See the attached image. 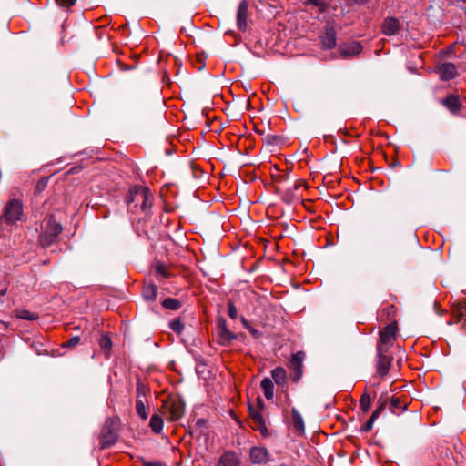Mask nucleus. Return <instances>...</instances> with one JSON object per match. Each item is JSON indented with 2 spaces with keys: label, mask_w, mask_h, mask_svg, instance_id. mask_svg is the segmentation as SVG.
<instances>
[{
  "label": "nucleus",
  "mask_w": 466,
  "mask_h": 466,
  "mask_svg": "<svg viewBox=\"0 0 466 466\" xmlns=\"http://www.w3.org/2000/svg\"><path fill=\"white\" fill-rule=\"evenodd\" d=\"M125 201L130 211L137 213L140 210L145 213V216H147L153 196L147 187L137 186L129 190Z\"/></svg>",
  "instance_id": "f257e3e1"
},
{
  "label": "nucleus",
  "mask_w": 466,
  "mask_h": 466,
  "mask_svg": "<svg viewBox=\"0 0 466 466\" xmlns=\"http://www.w3.org/2000/svg\"><path fill=\"white\" fill-rule=\"evenodd\" d=\"M61 224L55 221L52 218L46 220L43 226V232L39 237V242L43 247H47L56 241L57 237L62 232Z\"/></svg>",
  "instance_id": "f03ea898"
},
{
  "label": "nucleus",
  "mask_w": 466,
  "mask_h": 466,
  "mask_svg": "<svg viewBox=\"0 0 466 466\" xmlns=\"http://www.w3.org/2000/svg\"><path fill=\"white\" fill-rule=\"evenodd\" d=\"M24 217L23 205L18 199H10L4 208L2 219L4 222L13 225Z\"/></svg>",
  "instance_id": "7ed1b4c3"
},
{
  "label": "nucleus",
  "mask_w": 466,
  "mask_h": 466,
  "mask_svg": "<svg viewBox=\"0 0 466 466\" xmlns=\"http://www.w3.org/2000/svg\"><path fill=\"white\" fill-rule=\"evenodd\" d=\"M117 432L115 429V422L112 419H107L101 430L99 436V445L101 449H106L115 445L117 441Z\"/></svg>",
  "instance_id": "20e7f679"
},
{
  "label": "nucleus",
  "mask_w": 466,
  "mask_h": 466,
  "mask_svg": "<svg viewBox=\"0 0 466 466\" xmlns=\"http://www.w3.org/2000/svg\"><path fill=\"white\" fill-rule=\"evenodd\" d=\"M387 351L388 347H383V345H377V371L381 377H384L388 374L392 362V357L387 355Z\"/></svg>",
  "instance_id": "39448f33"
},
{
  "label": "nucleus",
  "mask_w": 466,
  "mask_h": 466,
  "mask_svg": "<svg viewBox=\"0 0 466 466\" xmlns=\"http://www.w3.org/2000/svg\"><path fill=\"white\" fill-rule=\"evenodd\" d=\"M163 408L168 412L170 420H178L185 413V404L178 399H170L164 401Z\"/></svg>",
  "instance_id": "423d86ee"
},
{
  "label": "nucleus",
  "mask_w": 466,
  "mask_h": 466,
  "mask_svg": "<svg viewBox=\"0 0 466 466\" xmlns=\"http://www.w3.org/2000/svg\"><path fill=\"white\" fill-rule=\"evenodd\" d=\"M397 324L395 322L387 325L381 331H380V340L378 345L388 347V350L392 345L396 339Z\"/></svg>",
  "instance_id": "0eeeda50"
},
{
  "label": "nucleus",
  "mask_w": 466,
  "mask_h": 466,
  "mask_svg": "<svg viewBox=\"0 0 466 466\" xmlns=\"http://www.w3.org/2000/svg\"><path fill=\"white\" fill-rule=\"evenodd\" d=\"M250 461L253 464H266L270 461V453L263 446L252 447L249 451Z\"/></svg>",
  "instance_id": "6e6552de"
},
{
  "label": "nucleus",
  "mask_w": 466,
  "mask_h": 466,
  "mask_svg": "<svg viewBox=\"0 0 466 466\" xmlns=\"http://www.w3.org/2000/svg\"><path fill=\"white\" fill-rule=\"evenodd\" d=\"M248 2L242 0L237 11V26L238 30L245 32L248 29Z\"/></svg>",
  "instance_id": "1a4fd4ad"
},
{
  "label": "nucleus",
  "mask_w": 466,
  "mask_h": 466,
  "mask_svg": "<svg viewBox=\"0 0 466 466\" xmlns=\"http://www.w3.org/2000/svg\"><path fill=\"white\" fill-rule=\"evenodd\" d=\"M321 43L325 49H332L336 46V31L330 22H328L325 25V32L321 36Z\"/></svg>",
  "instance_id": "9d476101"
},
{
  "label": "nucleus",
  "mask_w": 466,
  "mask_h": 466,
  "mask_svg": "<svg viewBox=\"0 0 466 466\" xmlns=\"http://www.w3.org/2000/svg\"><path fill=\"white\" fill-rule=\"evenodd\" d=\"M436 72L443 81L453 79L457 75V68L452 63H441L436 66Z\"/></svg>",
  "instance_id": "9b49d317"
},
{
  "label": "nucleus",
  "mask_w": 466,
  "mask_h": 466,
  "mask_svg": "<svg viewBox=\"0 0 466 466\" xmlns=\"http://www.w3.org/2000/svg\"><path fill=\"white\" fill-rule=\"evenodd\" d=\"M451 312L457 322L461 324V328L466 329V299L454 302L451 306Z\"/></svg>",
  "instance_id": "f8f14e48"
},
{
  "label": "nucleus",
  "mask_w": 466,
  "mask_h": 466,
  "mask_svg": "<svg viewBox=\"0 0 466 466\" xmlns=\"http://www.w3.org/2000/svg\"><path fill=\"white\" fill-rule=\"evenodd\" d=\"M400 24L398 19L394 17H388L384 19L381 26V31L386 35H395L400 32Z\"/></svg>",
  "instance_id": "ddd939ff"
},
{
  "label": "nucleus",
  "mask_w": 466,
  "mask_h": 466,
  "mask_svg": "<svg viewBox=\"0 0 466 466\" xmlns=\"http://www.w3.org/2000/svg\"><path fill=\"white\" fill-rule=\"evenodd\" d=\"M441 103L453 114L458 113L461 108L460 96L458 95H449L442 100Z\"/></svg>",
  "instance_id": "4468645a"
},
{
  "label": "nucleus",
  "mask_w": 466,
  "mask_h": 466,
  "mask_svg": "<svg viewBox=\"0 0 466 466\" xmlns=\"http://www.w3.org/2000/svg\"><path fill=\"white\" fill-rule=\"evenodd\" d=\"M152 221L150 218H144L143 220L138 221V229L142 230L143 234L148 238V239H154L157 238V229L155 228L153 226L151 227V229H148V225H151Z\"/></svg>",
  "instance_id": "2eb2a0df"
},
{
  "label": "nucleus",
  "mask_w": 466,
  "mask_h": 466,
  "mask_svg": "<svg viewBox=\"0 0 466 466\" xmlns=\"http://www.w3.org/2000/svg\"><path fill=\"white\" fill-rule=\"evenodd\" d=\"M291 420L296 432L299 435L302 434L305 431L304 420L301 414L295 408H292L291 410Z\"/></svg>",
  "instance_id": "dca6fc26"
},
{
  "label": "nucleus",
  "mask_w": 466,
  "mask_h": 466,
  "mask_svg": "<svg viewBox=\"0 0 466 466\" xmlns=\"http://www.w3.org/2000/svg\"><path fill=\"white\" fill-rule=\"evenodd\" d=\"M218 466H239V461L234 452H225L218 461Z\"/></svg>",
  "instance_id": "f3484780"
},
{
  "label": "nucleus",
  "mask_w": 466,
  "mask_h": 466,
  "mask_svg": "<svg viewBox=\"0 0 466 466\" xmlns=\"http://www.w3.org/2000/svg\"><path fill=\"white\" fill-rule=\"evenodd\" d=\"M264 396L268 400L273 399L274 396V384L269 378H264L260 383Z\"/></svg>",
  "instance_id": "a211bd4d"
},
{
  "label": "nucleus",
  "mask_w": 466,
  "mask_h": 466,
  "mask_svg": "<svg viewBox=\"0 0 466 466\" xmlns=\"http://www.w3.org/2000/svg\"><path fill=\"white\" fill-rule=\"evenodd\" d=\"M149 426L152 431L159 434L163 431L164 421L160 415L153 414L150 418Z\"/></svg>",
  "instance_id": "6ab92c4d"
},
{
  "label": "nucleus",
  "mask_w": 466,
  "mask_h": 466,
  "mask_svg": "<svg viewBox=\"0 0 466 466\" xmlns=\"http://www.w3.org/2000/svg\"><path fill=\"white\" fill-rule=\"evenodd\" d=\"M271 376H272V379L274 380V381L278 385L285 384L287 373H286V370L284 368H282V367L275 368L271 371Z\"/></svg>",
  "instance_id": "aec40b11"
},
{
  "label": "nucleus",
  "mask_w": 466,
  "mask_h": 466,
  "mask_svg": "<svg viewBox=\"0 0 466 466\" xmlns=\"http://www.w3.org/2000/svg\"><path fill=\"white\" fill-rule=\"evenodd\" d=\"M361 50H362V46L358 42H354L351 45H350L349 46H345L342 49V52L346 56H354V55L360 54L361 52Z\"/></svg>",
  "instance_id": "412c9836"
},
{
  "label": "nucleus",
  "mask_w": 466,
  "mask_h": 466,
  "mask_svg": "<svg viewBox=\"0 0 466 466\" xmlns=\"http://www.w3.org/2000/svg\"><path fill=\"white\" fill-rule=\"evenodd\" d=\"M168 265L169 264H157L155 270L157 279H167L172 276V274L168 271Z\"/></svg>",
  "instance_id": "4be33fe9"
},
{
  "label": "nucleus",
  "mask_w": 466,
  "mask_h": 466,
  "mask_svg": "<svg viewBox=\"0 0 466 466\" xmlns=\"http://www.w3.org/2000/svg\"><path fill=\"white\" fill-rule=\"evenodd\" d=\"M145 400L139 399L136 400V410L137 415L143 420H146L147 419V412L145 404Z\"/></svg>",
  "instance_id": "5701e85b"
},
{
  "label": "nucleus",
  "mask_w": 466,
  "mask_h": 466,
  "mask_svg": "<svg viewBox=\"0 0 466 466\" xmlns=\"http://www.w3.org/2000/svg\"><path fill=\"white\" fill-rule=\"evenodd\" d=\"M162 306L167 309L177 310L181 307V302L177 299L167 298L163 300Z\"/></svg>",
  "instance_id": "b1692460"
},
{
  "label": "nucleus",
  "mask_w": 466,
  "mask_h": 466,
  "mask_svg": "<svg viewBox=\"0 0 466 466\" xmlns=\"http://www.w3.org/2000/svg\"><path fill=\"white\" fill-rule=\"evenodd\" d=\"M305 353L303 351H298L292 354L290 359V368L302 367Z\"/></svg>",
  "instance_id": "393cba45"
},
{
  "label": "nucleus",
  "mask_w": 466,
  "mask_h": 466,
  "mask_svg": "<svg viewBox=\"0 0 466 466\" xmlns=\"http://www.w3.org/2000/svg\"><path fill=\"white\" fill-rule=\"evenodd\" d=\"M304 5H314L318 7L319 13H324L329 7V5L325 2V0H307L304 2Z\"/></svg>",
  "instance_id": "a878e982"
},
{
  "label": "nucleus",
  "mask_w": 466,
  "mask_h": 466,
  "mask_svg": "<svg viewBox=\"0 0 466 466\" xmlns=\"http://www.w3.org/2000/svg\"><path fill=\"white\" fill-rule=\"evenodd\" d=\"M157 295V289L155 285H149L143 290V296L147 300H155Z\"/></svg>",
  "instance_id": "bb28decb"
},
{
  "label": "nucleus",
  "mask_w": 466,
  "mask_h": 466,
  "mask_svg": "<svg viewBox=\"0 0 466 466\" xmlns=\"http://www.w3.org/2000/svg\"><path fill=\"white\" fill-rule=\"evenodd\" d=\"M360 405L363 412H368L371 405V397L364 392L360 400Z\"/></svg>",
  "instance_id": "cd10ccee"
},
{
  "label": "nucleus",
  "mask_w": 466,
  "mask_h": 466,
  "mask_svg": "<svg viewBox=\"0 0 466 466\" xmlns=\"http://www.w3.org/2000/svg\"><path fill=\"white\" fill-rule=\"evenodd\" d=\"M136 390H137V400L143 399L146 400V396L148 392V389L140 380H138L137 382Z\"/></svg>",
  "instance_id": "c85d7f7f"
},
{
  "label": "nucleus",
  "mask_w": 466,
  "mask_h": 466,
  "mask_svg": "<svg viewBox=\"0 0 466 466\" xmlns=\"http://www.w3.org/2000/svg\"><path fill=\"white\" fill-rule=\"evenodd\" d=\"M249 417L251 418L254 426L264 421L260 411L249 407Z\"/></svg>",
  "instance_id": "c756f323"
},
{
  "label": "nucleus",
  "mask_w": 466,
  "mask_h": 466,
  "mask_svg": "<svg viewBox=\"0 0 466 466\" xmlns=\"http://www.w3.org/2000/svg\"><path fill=\"white\" fill-rule=\"evenodd\" d=\"M296 189H293V186L291 185L290 187H288L285 188V191L282 195V199L286 202V203H291L295 198V195H294V191Z\"/></svg>",
  "instance_id": "7c9ffc66"
},
{
  "label": "nucleus",
  "mask_w": 466,
  "mask_h": 466,
  "mask_svg": "<svg viewBox=\"0 0 466 466\" xmlns=\"http://www.w3.org/2000/svg\"><path fill=\"white\" fill-rule=\"evenodd\" d=\"M169 328L176 333L179 334L182 332L184 329V325L182 321L178 319H175L170 321Z\"/></svg>",
  "instance_id": "2f4dec72"
},
{
  "label": "nucleus",
  "mask_w": 466,
  "mask_h": 466,
  "mask_svg": "<svg viewBox=\"0 0 466 466\" xmlns=\"http://www.w3.org/2000/svg\"><path fill=\"white\" fill-rule=\"evenodd\" d=\"M390 408L392 412H395V410L404 409L405 406L403 405V403L400 401V400L399 398L392 397L390 400Z\"/></svg>",
  "instance_id": "473e14b6"
},
{
  "label": "nucleus",
  "mask_w": 466,
  "mask_h": 466,
  "mask_svg": "<svg viewBox=\"0 0 466 466\" xmlns=\"http://www.w3.org/2000/svg\"><path fill=\"white\" fill-rule=\"evenodd\" d=\"M80 340H81V339L79 336H73L69 339L65 341L63 343V346L66 347V348H74L80 343Z\"/></svg>",
  "instance_id": "72a5a7b5"
},
{
  "label": "nucleus",
  "mask_w": 466,
  "mask_h": 466,
  "mask_svg": "<svg viewBox=\"0 0 466 466\" xmlns=\"http://www.w3.org/2000/svg\"><path fill=\"white\" fill-rule=\"evenodd\" d=\"M291 370V379L294 382H298L302 377V367H293Z\"/></svg>",
  "instance_id": "f704fd0d"
},
{
  "label": "nucleus",
  "mask_w": 466,
  "mask_h": 466,
  "mask_svg": "<svg viewBox=\"0 0 466 466\" xmlns=\"http://www.w3.org/2000/svg\"><path fill=\"white\" fill-rule=\"evenodd\" d=\"M253 428L256 430V431H260V433L264 436V437H268L269 435V432H268V430L266 426V422L265 420L259 424H257L255 426H253Z\"/></svg>",
  "instance_id": "c9c22d12"
},
{
  "label": "nucleus",
  "mask_w": 466,
  "mask_h": 466,
  "mask_svg": "<svg viewBox=\"0 0 466 466\" xmlns=\"http://www.w3.org/2000/svg\"><path fill=\"white\" fill-rule=\"evenodd\" d=\"M220 337L222 339L227 340V341H230L235 339V336L233 335V333L230 332L229 330H228L226 328H223L221 329Z\"/></svg>",
  "instance_id": "e433bc0d"
},
{
  "label": "nucleus",
  "mask_w": 466,
  "mask_h": 466,
  "mask_svg": "<svg viewBox=\"0 0 466 466\" xmlns=\"http://www.w3.org/2000/svg\"><path fill=\"white\" fill-rule=\"evenodd\" d=\"M99 345L103 350H109L111 348V340L106 336H102L99 340Z\"/></svg>",
  "instance_id": "4c0bfd02"
},
{
  "label": "nucleus",
  "mask_w": 466,
  "mask_h": 466,
  "mask_svg": "<svg viewBox=\"0 0 466 466\" xmlns=\"http://www.w3.org/2000/svg\"><path fill=\"white\" fill-rule=\"evenodd\" d=\"M228 316L232 319H236L238 317V309L235 307L234 303L232 301H229L228 304Z\"/></svg>",
  "instance_id": "58836bf2"
},
{
  "label": "nucleus",
  "mask_w": 466,
  "mask_h": 466,
  "mask_svg": "<svg viewBox=\"0 0 466 466\" xmlns=\"http://www.w3.org/2000/svg\"><path fill=\"white\" fill-rule=\"evenodd\" d=\"M55 1L59 6L66 7V8H69L70 6L74 5L76 3V0H55Z\"/></svg>",
  "instance_id": "ea45409f"
},
{
  "label": "nucleus",
  "mask_w": 466,
  "mask_h": 466,
  "mask_svg": "<svg viewBox=\"0 0 466 466\" xmlns=\"http://www.w3.org/2000/svg\"><path fill=\"white\" fill-rule=\"evenodd\" d=\"M143 466H167V464L159 461H143Z\"/></svg>",
  "instance_id": "a19ab883"
},
{
  "label": "nucleus",
  "mask_w": 466,
  "mask_h": 466,
  "mask_svg": "<svg viewBox=\"0 0 466 466\" xmlns=\"http://www.w3.org/2000/svg\"><path fill=\"white\" fill-rule=\"evenodd\" d=\"M374 421H375V420H374L373 419L370 418V419L366 421V423L362 426V429H361V430H362V431L367 432V431H371V430H372V427H373V424H374Z\"/></svg>",
  "instance_id": "79ce46f5"
},
{
  "label": "nucleus",
  "mask_w": 466,
  "mask_h": 466,
  "mask_svg": "<svg viewBox=\"0 0 466 466\" xmlns=\"http://www.w3.org/2000/svg\"><path fill=\"white\" fill-rule=\"evenodd\" d=\"M47 185V178H42L40 181H38L37 185H36V187H35V190L36 192H41L43 189L46 188Z\"/></svg>",
  "instance_id": "37998d69"
},
{
  "label": "nucleus",
  "mask_w": 466,
  "mask_h": 466,
  "mask_svg": "<svg viewBox=\"0 0 466 466\" xmlns=\"http://www.w3.org/2000/svg\"><path fill=\"white\" fill-rule=\"evenodd\" d=\"M385 407H386V400H382L381 399H380L376 409L383 411Z\"/></svg>",
  "instance_id": "c03bdc74"
},
{
  "label": "nucleus",
  "mask_w": 466,
  "mask_h": 466,
  "mask_svg": "<svg viewBox=\"0 0 466 466\" xmlns=\"http://www.w3.org/2000/svg\"><path fill=\"white\" fill-rule=\"evenodd\" d=\"M304 185V182L302 180H297L295 181L292 186H293V189H299L300 187H302Z\"/></svg>",
  "instance_id": "a18cd8bd"
},
{
  "label": "nucleus",
  "mask_w": 466,
  "mask_h": 466,
  "mask_svg": "<svg viewBox=\"0 0 466 466\" xmlns=\"http://www.w3.org/2000/svg\"><path fill=\"white\" fill-rule=\"evenodd\" d=\"M381 412H382L381 410H377V409H376V410L372 412V414H371L370 418H371V419H373L374 420H376L379 418V416L380 415V413H381Z\"/></svg>",
  "instance_id": "49530a36"
},
{
  "label": "nucleus",
  "mask_w": 466,
  "mask_h": 466,
  "mask_svg": "<svg viewBox=\"0 0 466 466\" xmlns=\"http://www.w3.org/2000/svg\"><path fill=\"white\" fill-rule=\"evenodd\" d=\"M381 412H382L381 410H377V409H376V410L372 412V414H371L370 418H371V419H373L374 420H376L379 418V416L380 415V413H381Z\"/></svg>",
  "instance_id": "de8ad7c7"
},
{
  "label": "nucleus",
  "mask_w": 466,
  "mask_h": 466,
  "mask_svg": "<svg viewBox=\"0 0 466 466\" xmlns=\"http://www.w3.org/2000/svg\"><path fill=\"white\" fill-rule=\"evenodd\" d=\"M248 330H249V332H250L251 334H253L254 336H258V330H256L255 329H253L252 327H251Z\"/></svg>",
  "instance_id": "09e8293b"
},
{
  "label": "nucleus",
  "mask_w": 466,
  "mask_h": 466,
  "mask_svg": "<svg viewBox=\"0 0 466 466\" xmlns=\"http://www.w3.org/2000/svg\"><path fill=\"white\" fill-rule=\"evenodd\" d=\"M22 318L25 319H29V311H24Z\"/></svg>",
  "instance_id": "8fccbe9b"
},
{
  "label": "nucleus",
  "mask_w": 466,
  "mask_h": 466,
  "mask_svg": "<svg viewBox=\"0 0 466 466\" xmlns=\"http://www.w3.org/2000/svg\"><path fill=\"white\" fill-rule=\"evenodd\" d=\"M243 324L247 329H249L251 328V326L248 324V322L245 319L243 320Z\"/></svg>",
  "instance_id": "3c124183"
},
{
  "label": "nucleus",
  "mask_w": 466,
  "mask_h": 466,
  "mask_svg": "<svg viewBox=\"0 0 466 466\" xmlns=\"http://www.w3.org/2000/svg\"><path fill=\"white\" fill-rule=\"evenodd\" d=\"M243 324L247 329H249L251 328V326L248 324V322L245 319L243 320Z\"/></svg>",
  "instance_id": "603ef678"
},
{
  "label": "nucleus",
  "mask_w": 466,
  "mask_h": 466,
  "mask_svg": "<svg viewBox=\"0 0 466 466\" xmlns=\"http://www.w3.org/2000/svg\"><path fill=\"white\" fill-rule=\"evenodd\" d=\"M357 4H366L369 0H354Z\"/></svg>",
  "instance_id": "864d4df0"
},
{
  "label": "nucleus",
  "mask_w": 466,
  "mask_h": 466,
  "mask_svg": "<svg viewBox=\"0 0 466 466\" xmlns=\"http://www.w3.org/2000/svg\"><path fill=\"white\" fill-rule=\"evenodd\" d=\"M30 319H31V320H34V319H38V316L35 313H31Z\"/></svg>",
  "instance_id": "5fc2aeb1"
},
{
  "label": "nucleus",
  "mask_w": 466,
  "mask_h": 466,
  "mask_svg": "<svg viewBox=\"0 0 466 466\" xmlns=\"http://www.w3.org/2000/svg\"><path fill=\"white\" fill-rule=\"evenodd\" d=\"M198 60L201 63L199 68H201L204 66V63L202 61V57L200 56H198Z\"/></svg>",
  "instance_id": "6e6d98bb"
},
{
  "label": "nucleus",
  "mask_w": 466,
  "mask_h": 466,
  "mask_svg": "<svg viewBox=\"0 0 466 466\" xmlns=\"http://www.w3.org/2000/svg\"><path fill=\"white\" fill-rule=\"evenodd\" d=\"M435 310H437L438 303L434 302ZM438 314H440L438 311H436Z\"/></svg>",
  "instance_id": "4d7b16f0"
},
{
  "label": "nucleus",
  "mask_w": 466,
  "mask_h": 466,
  "mask_svg": "<svg viewBox=\"0 0 466 466\" xmlns=\"http://www.w3.org/2000/svg\"><path fill=\"white\" fill-rule=\"evenodd\" d=\"M255 270V267H252L249 271H254Z\"/></svg>",
  "instance_id": "13d9d810"
},
{
  "label": "nucleus",
  "mask_w": 466,
  "mask_h": 466,
  "mask_svg": "<svg viewBox=\"0 0 466 466\" xmlns=\"http://www.w3.org/2000/svg\"><path fill=\"white\" fill-rule=\"evenodd\" d=\"M282 262H288V259L287 258H283Z\"/></svg>",
  "instance_id": "bf43d9fd"
},
{
  "label": "nucleus",
  "mask_w": 466,
  "mask_h": 466,
  "mask_svg": "<svg viewBox=\"0 0 466 466\" xmlns=\"http://www.w3.org/2000/svg\"><path fill=\"white\" fill-rule=\"evenodd\" d=\"M3 294H4V292L0 291V295H3Z\"/></svg>",
  "instance_id": "052dcab7"
}]
</instances>
